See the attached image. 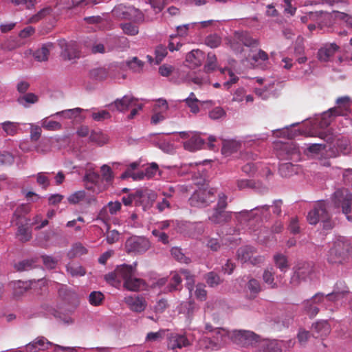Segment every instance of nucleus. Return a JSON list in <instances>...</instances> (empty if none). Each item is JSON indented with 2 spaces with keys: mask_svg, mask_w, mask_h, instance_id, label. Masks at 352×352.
Returning a JSON list of instances; mask_svg holds the SVG:
<instances>
[{
  "mask_svg": "<svg viewBox=\"0 0 352 352\" xmlns=\"http://www.w3.org/2000/svg\"><path fill=\"white\" fill-rule=\"evenodd\" d=\"M338 107L329 109L320 115L316 116L305 124V128L302 129H293L292 127L297 126L299 122L292 124L290 126H286L282 129L273 130L272 135L276 138H285L293 139L298 135H304L306 136H318L325 140L327 142L333 140L332 135H327L321 132L319 129H323L327 127L336 118H338L339 122H343L344 126H348L351 124L352 120L349 117V112L351 108L350 98L348 96L341 97L336 100Z\"/></svg>",
  "mask_w": 352,
  "mask_h": 352,
  "instance_id": "f257e3e1",
  "label": "nucleus"
},
{
  "mask_svg": "<svg viewBox=\"0 0 352 352\" xmlns=\"http://www.w3.org/2000/svg\"><path fill=\"white\" fill-rule=\"evenodd\" d=\"M332 202L333 208L329 201H318L314 209L307 214L308 222L311 225H316L321 221L324 230H330L333 227L334 223L331 220L329 212L331 211L336 212L339 208L342 209L347 220L352 222V215L349 214L351 212L352 204V194L349 190L345 188L337 190L333 194Z\"/></svg>",
  "mask_w": 352,
  "mask_h": 352,
  "instance_id": "f03ea898",
  "label": "nucleus"
},
{
  "mask_svg": "<svg viewBox=\"0 0 352 352\" xmlns=\"http://www.w3.org/2000/svg\"><path fill=\"white\" fill-rule=\"evenodd\" d=\"M206 333H211L212 337L204 336L198 342V346L205 350H218L232 342L236 344L242 345L243 338V330L228 331L223 328L213 329L212 327L206 324L205 326Z\"/></svg>",
  "mask_w": 352,
  "mask_h": 352,
  "instance_id": "7ed1b4c3",
  "label": "nucleus"
},
{
  "mask_svg": "<svg viewBox=\"0 0 352 352\" xmlns=\"http://www.w3.org/2000/svg\"><path fill=\"white\" fill-rule=\"evenodd\" d=\"M346 293H349L347 287L343 285V289L339 290L338 283H337L336 288L331 294L324 296L322 293H317L311 298L305 300L303 303L305 311L310 317H314L318 313V306L319 305L324 304L327 306V302L330 301L336 302L342 298Z\"/></svg>",
  "mask_w": 352,
  "mask_h": 352,
  "instance_id": "20e7f679",
  "label": "nucleus"
},
{
  "mask_svg": "<svg viewBox=\"0 0 352 352\" xmlns=\"http://www.w3.org/2000/svg\"><path fill=\"white\" fill-rule=\"evenodd\" d=\"M352 254V243L344 236H338L332 242L326 256L329 263L342 264Z\"/></svg>",
  "mask_w": 352,
  "mask_h": 352,
  "instance_id": "39448f33",
  "label": "nucleus"
},
{
  "mask_svg": "<svg viewBox=\"0 0 352 352\" xmlns=\"http://www.w3.org/2000/svg\"><path fill=\"white\" fill-rule=\"evenodd\" d=\"M92 164H87L83 181L85 188L95 194H99L107 189V186L100 182V175L95 171Z\"/></svg>",
  "mask_w": 352,
  "mask_h": 352,
  "instance_id": "423d86ee",
  "label": "nucleus"
},
{
  "mask_svg": "<svg viewBox=\"0 0 352 352\" xmlns=\"http://www.w3.org/2000/svg\"><path fill=\"white\" fill-rule=\"evenodd\" d=\"M275 149L277 157L280 160L298 161L300 159V149L294 142H276Z\"/></svg>",
  "mask_w": 352,
  "mask_h": 352,
  "instance_id": "0eeeda50",
  "label": "nucleus"
},
{
  "mask_svg": "<svg viewBox=\"0 0 352 352\" xmlns=\"http://www.w3.org/2000/svg\"><path fill=\"white\" fill-rule=\"evenodd\" d=\"M53 347L54 352H76L75 347H65L54 344L43 337H39L25 346L28 352H37Z\"/></svg>",
  "mask_w": 352,
  "mask_h": 352,
  "instance_id": "6e6552de",
  "label": "nucleus"
},
{
  "mask_svg": "<svg viewBox=\"0 0 352 352\" xmlns=\"http://www.w3.org/2000/svg\"><path fill=\"white\" fill-rule=\"evenodd\" d=\"M258 212H260L261 217L267 219L270 215V206L268 205H263L257 206L250 210L233 212L232 216H234L237 224L244 226L253 219L254 217L258 214Z\"/></svg>",
  "mask_w": 352,
  "mask_h": 352,
  "instance_id": "1a4fd4ad",
  "label": "nucleus"
},
{
  "mask_svg": "<svg viewBox=\"0 0 352 352\" xmlns=\"http://www.w3.org/2000/svg\"><path fill=\"white\" fill-rule=\"evenodd\" d=\"M216 190L212 188H199L189 199L190 206L205 207L215 199Z\"/></svg>",
  "mask_w": 352,
  "mask_h": 352,
  "instance_id": "9d476101",
  "label": "nucleus"
},
{
  "mask_svg": "<svg viewBox=\"0 0 352 352\" xmlns=\"http://www.w3.org/2000/svg\"><path fill=\"white\" fill-rule=\"evenodd\" d=\"M151 246L149 241L143 236H133L129 238L125 243V249L128 253L142 254Z\"/></svg>",
  "mask_w": 352,
  "mask_h": 352,
  "instance_id": "9b49d317",
  "label": "nucleus"
},
{
  "mask_svg": "<svg viewBox=\"0 0 352 352\" xmlns=\"http://www.w3.org/2000/svg\"><path fill=\"white\" fill-rule=\"evenodd\" d=\"M257 45L258 41L250 37L246 32L235 34L230 41V47L236 54L241 53L243 51V46L254 47Z\"/></svg>",
  "mask_w": 352,
  "mask_h": 352,
  "instance_id": "f8f14e48",
  "label": "nucleus"
},
{
  "mask_svg": "<svg viewBox=\"0 0 352 352\" xmlns=\"http://www.w3.org/2000/svg\"><path fill=\"white\" fill-rule=\"evenodd\" d=\"M113 14L124 19H133L135 21L144 20L143 14L133 7H126L119 5L112 10Z\"/></svg>",
  "mask_w": 352,
  "mask_h": 352,
  "instance_id": "ddd939ff",
  "label": "nucleus"
},
{
  "mask_svg": "<svg viewBox=\"0 0 352 352\" xmlns=\"http://www.w3.org/2000/svg\"><path fill=\"white\" fill-rule=\"evenodd\" d=\"M179 134L181 138L188 139L184 142V147L186 150L195 151L201 148L204 144V139L195 132L182 131Z\"/></svg>",
  "mask_w": 352,
  "mask_h": 352,
  "instance_id": "4468645a",
  "label": "nucleus"
},
{
  "mask_svg": "<svg viewBox=\"0 0 352 352\" xmlns=\"http://www.w3.org/2000/svg\"><path fill=\"white\" fill-rule=\"evenodd\" d=\"M312 272V267L307 263L298 264L294 267V272L291 277L290 283L293 286L298 285L302 280H305Z\"/></svg>",
  "mask_w": 352,
  "mask_h": 352,
  "instance_id": "2eb2a0df",
  "label": "nucleus"
},
{
  "mask_svg": "<svg viewBox=\"0 0 352 352\" xmlns=\"http://www.w3.org/2000/svg\"><path fill=\"white\" fill-rule=\"evenodd\" d=\"M255 253V248L252 246H245L240 248L237 251L238 259L241 263L250 262L252 265H256L262 263L264 258L261 256H253Z\"/></svg>",
  "mask_w": 352,
  "mask_h": 352,
  "instance_id": "dca6fc26",
  "label": "nucleus"
},
{
  "mask_svg": "<svg viewBox=\"0 0 352 352\" xmlns=\"http://www.w3.org/2000/svg\"><path fill=\"white\" fill-rule=\"evenodd\" d=\"M58 45L61 51V56L65 59L69 60H74L80 56L78 45L75 41L67 43L65 40H59Z\"/></svg>",
  "mask_w": 352,
  "mask_h": 352,
  "instance_id": "f3484780",
  "label": "nucleus"
},
{
  "mask_svg": "<svg viewBox=\"0 0 352 352\" xmlns=\"http://www.w3.org/2000/svg\"><path fill=\"white\" fill-rule=\"evenodd\" d=\"M351 151L349 140L346 138L338 139L333 146L329 145L327 157H336L340 154L346 155Z\"/></svg>",
  "mask_w": 352,
  "mask_h": 352,
  "instance_id": "a211bd4d",
  "label": "nucleus"
},
{
  "mask_svg": "<svg viewBox=\"0 0 352 352\" xmlns=\"http://www.w3.org/2000/svg\"><path fill=\"white\" fill-rule=\"evenodd\" d=\"M124 301L129 307L130 310L133 312H142L145 310L147 306L146 302L144 297L139 295H131L126 296Z\"/></svg>",
  "mask_w": 352,
  "mask_h": 352,
  "instance_id": "6ab92c4d",
  "label": "nucleus"
},
{
  "mask_svg": "<svg viewBox=\"0 0 352 352\" xmlns=\"http://www.w3.org/2000/svg\"><path fill=\"white\" fill-rule=\"evenodd\" d=\"M34 284H37L41 288L47 285V280L41 278L37 281L30 280L29 282L16 280L12 283V287L14 295L19 296L25 292L29 287H34Z\"/></svg>",
  "mask_w": 352,
  "mask_h": 352,
  "instance_id": "aec40b11",
  "label": "nucleus"
},
{
  "mask_svg": "<svg viewBox=\"0 0 352 352\" xmlns=\"http://www.w3.org/2000/svg\"><path fill=\"white\" fill-rule=\"evenodd\" d=\"M136 102H138V99L131 96L125 95L122 98L115 100V102L110 104L109 107L112 110L116 109L118 111L124 112L127 111L129 108L135 106Z\"/></svg>",
  "mask_w": 352,
  "mask_h": 352,
  "instance_id": "412c9836",
  "label": "nucleus"
},
{
  "mask_svg": "<svg viewBox=\"0 0 352 352\" xmlns=\"http://www.w3.org/2000/svg\"><path fill=\"white\" fill-rule=\"evenodd\" d=\"M168 106L166 100L158 99L153 108V115L151 117V122L157 124L164 120L166 118V113Z\"/></svg>",
  "mask_w": 352,
  "mask_h": 352,
  "instance_id": "4be33fe9",
  "label": "nucleus"
},
{
  "mask_svg": "<svg viewBox=\"0 0 352 352\" xmlns=\"http://www.w3.org/2000/svg\"><path fill=\"white\" fill-rule=\"evenodd\" d=\"M339 48V46L334 43L324 45L318 52V60L321 62L331 61Z\"/></svg>",
  "mask_w": 352,
  "mask_h": 352,
  "instance_id": "5701e85b",
  "label": "nucleus"
},
{
  "mask_svg": "<svg viewBox=\"0 0 352 352\" xmlns=\"http://www.w3.org/2000/svg\"><path fill=\"white\" fill-rule=\"evenodd\" d=\"M190 344V341L185 335H182L176 333L170 334L168 338V348L171 350L177 349H182L188 346Z\"/></svg>",
  "mask_w": 352,
  "mask_h": 352,
  "instance_id": "b1692460",
  "label": "nucleus"
},
{
  "mask_svg": "<svg viewBox=\"0 0 352 352\" xmlns=\"http://www.w3.org/2000/svg\"><path fill=\"white\" fill-rule=\"evenodd\" d=\"M67 201L70 204H78L82 201H85L87 204H92L96 202V199L94 196H87V193L85 190H78L67 197Z\"/></svg>",
  "mask_w": 352,
  "mask_h": 352,
  "instance_id": "393cba45",
  "label": "nucleus"
},
{
  "mask_svg": "<svg viewBox=\"0 0 352 352\" xmlns=\"http://www.w3.org/2000/svg\"><path fill=\"white\" fill-rule=\"evenodd\" d=\"M328 150L329 145L327 146L326 144H310L307 148L308 152L310 153L313 157H317L320 160H322L324 153L327 157ZM321 164L324 166H330V163L328 160H324V162H322Z\"/></svg>",
  "mask_w": 352,
  "mask_h": 352,
  "instance_id": "a878e982",
  "label": "nucleus"
},
{
  "mask_svg": "<svg viewBox=\"0 0 352 352\" xmlns=\"http://www.w3.org/2000/svg\"><path fill=\"white\" fill-rule=\"evenodd\" d=\"M135 263H133V265L123 264L117 266L116 273L118 276L119 283H120L122 280L125 283L126 280H129V279L133 276V275H135Z\"/></svg>",
  "mask_w": 352,
  "mask_h": 352,
  "instance_id": "bb28decb",
  "label": "nucleus"
},
{
  "mask_svg": "<svg viewBox=\"0 0 352 352\" xmlns=\"http://www.w3.org/2000/svg\"><path fill=\"white\" fill-rule=\"evenodd\" d=\"M232 212L225 211L221 209H214L212 214L209 216V220L215 224H221L230 221L232 218Z\"/></svg>",
  "mask_w": 352,
  "mask_h": 352,
  "instance_id": "cd10ccee",
  "label": "nucleus"
},
{
  "mask_svg": "<svg viewBox=\"0 0 352 352\" xmlns=\"http://www.w3.org/2000/svg\"><path fill=\"white\" fill-rule=\"evenodd\" d=\"M256 81L261 85L263 84V87L262 88H255L256 94L263 99H267L272 91V88L274 85V81L258 78Z\"/></svg>",
  "mask_w": 352,
  "mask_h": 352,
  "instance_id": "c85d7f7f",
  "label": "nucleus"
},
{
  "mask_svg": "<svg viewBox=\"0 0 352 352\" xmlns=\"http://www.w3.org/2000/svg\"><path fill=\"white\" fill-rule=\"evenodd\" d=\"M241 147V143L235 140H224L222 142L221 153L225 157L230 156Z\"/></svg>",
  "mask_w": 352,
  "mask_h": 352,
  "instance_id": "c756f323",
  "label": "nucleus"
},
{
  "mask_svg": "<svg viewBox=\"0 0 352 352\" xmlns=\"http://www.w3.org/2000/svg\"><path fill=\"white\" fill-rule=\"evenodd\" d=\"M232 61H229L230 67H226L224 68H220L219 70L221 73L225 76V78H226L227 76H228V80L226 81L223 86L226 89H229L230 86L234 83H236L238 80V77L236 76L235 73L232 70L233 65Z\"/></svg>",
  "mask_w": 352,
  "mask_h": 352,
  "instance_id": "7c9ffc66",
  "label": "nucleus"
},
{
  "mask_svg": "<svg viewBox=\"0 0 352 352\" xmlns=\"http://www.w3.org/2000/svg\"><path fill=\"white\" fill-rule=\"evenodd\" d=\"M54 45L52 43H47L33 53L34 58L39 62L45 61L48 59L50 52Z\"/></svg>",
  "mask_w": 352,
  "mask_h": 352,
  "instance_id": "2f4dec72",
  "label": "nucleus"
},
{
  "mask_svg": "<svg viewBox=\"0 0 352 352\" xmlns=\"http://www.w3.org/2000/svg\"><path fill=\"white\" fill-rule=\"evenodd\" d=\"M124 287L127 290L132 292H137L141 289H144L145 287V282L139 278L133 275L129 280L124 283Z\"/></svg>",
  "mask_w": 352,
  "mask_h": 352,
  "instance_id": "473e14b6",
  "label": "nucleus"
},
{
  "mask_svg": "<svg viewBox=\"0 0 352 352\" xmlns=\"http://www.w3.org/2000/svg\"><path fill=\"white\" fill-rule=\"evenodd\" d=\"M20 125L19 122L11 121H5L0 123L3 133L9 136H14L17 134L20 130Z\"/></svg>",
  "mask_w": 352,
  "mask_h": 352,
  "instance_id": "72a5a7b5",
  "label": "nucleus"
},
{
  "mask_svg": "<svg viewBox=\"0 0 352 352\" xmlns=\"http://www.w3.org/2000/svg\"><path fill=\"white\" fill-rule=\"evenodd\" d=\"M204 54L201 50H194L186 55V61L192 66L197 67L201 65L204 60Z\"/></svg>",
  "mask_w": 352,
  "mask_h": 352,
  "instance_id": "f704fd0d",
  "label": "nucleus"
},
{
  "mask_svg": "<svg viewBox=\"0 0 352 352\" xmlns=\"http://www.w3.org/2000/svg\"><path fill=\"white\" fill-rule=\"evenodd\" d=\"M274 262L276 267L283 273H285L289 268L288 258L287 256L283 254L277 253L274 254Z\"/></svg>",
  "mask_w": 352,
  "mask_h": 352,
  "instance_id": "c9c22d12",
  "label": "nucleus"
},
{
  "mask_svg": "<svg viewBox=\"0 0 352 352\" xmlns=\"http://www.w3.org/2000/svg\"><path fill=\"white\" fill-rule=\"evenodd\" d=\"M103 185L107 186V188L113 183L114 175L111 168L107 164H103L100 167Z\"/></svg>",
  "mask_w": 352,
  "mask_h": 352,
  "instance_id": "e433bc0d",
  "label": "nucleus"
},
{
  "mask_svg": "<svg viewBox=\"0 0 352 352\" xmlns=\"http://www.w3.org/2000/svg\"><path fill=\"white\" fill-rule=\"evenodd\" d=\"M313 329L318 337L326 336L330 332V325L326 320H320L313 324Z\"/></svg>",
  "mask_w": 352,
  "mask_h": 352,
  "instance_id": "4c0bfd02",
  "label": "nucleus"
},
{
  "mask_svg": "<svg viewBox=\"0 0 352 352\" xmlns=\"http://www.w3.org/2000/svg\"><path fill=\"white\" fill-rule=\"evenodd\" d=\"M298 170L297 166L290 162L283 163L279 166V173L284 177H289L298 173Z\"/></svg>",
  "mask_w": 352,
  "mask_h": 352,
  "instance_id": "58836bf2",
  "label": "nucleus"
},
{
  "mask_svg": "<svg viewBox=\"0 0 352 352\" xmlns=\"http://www.w3.org/2000/svg\"><path fill=\"white\" fill-rule=\"evenodd\" d=\"M85 111V109L76 107L56 112L51 116H61L64 118L73 119L78 117L82 112Z\"/></svg>",
  "mask_w": 352,
  "mask_h": 352,
  "instance_id": "ea45409f",
  "label": "nucleus"
},
{
  "mask_svg": "<svg viewBox=\"0 0 352 352\" xmlns=\"http://www.w3.org/2000/svg\"><path fill=\"white\" fill-rule=\"evenodd\" d=\"M38 100V96L32 93L25 94L19 96L18 102L25 108L30 107L32 104L36 103Z\"/></svg>",
  "mask_w": 352,
  "mask_h": 352,
  "instance_id": "a19ab883",
  "label": "nucleus"
},
{
  "mask_svg": "<svg viewBox=\"0 0 352 352\" xmlns=\"http://www.w3.org/2000/svg\"><path fill=\"white\" fill-rule=\"evenodd\" d=\"M283 342L278 340H265L262 343L263 352H282L281 344Z\"/></svg>",
  "mask_w": 352,
  "mask_h": 352,
  "instance_id": "79ce46f5",
  "label": "nucleus"
},
{
  "mask_svg": "<svg viewBox=\"0 0 352 352\" xmlns=\"http://www.w3.org/2000/svg\"><path fill=\"white\" fill-rule=\"evenodd\" d=\"M184 102L193 113H197L199 111V104H204L205 102L199 100L193 92L190 94L189 96L184 100Z\"/></svg>",
  "mask_w": 352,
  "mask_h": 352,
  "instance_id": "37998d69",
  "label": "nucleus"
},
{
  "mask_svg": "<svg viewBox=\"0 0 352 352\" xmlns=\"http://www.w3.org/2000/svg\"><path fill=\"white\" fill-rule=\"evenodd\" d=\"M263 281L270 287L276 288L278 284L274 279V272L272 267L266 269L263 274Z\"/></svg>",
  "mask_w": 352,
  "mask_h": 352,
  "instance_id": "c03bdc74",
  "label": "nucleus"
},
{
  "mask_svg": "<svg viewBox=\"0 0 352 352\" xmlns=\"http://www.w3.org/2000/svg\"><path fill=\"white\" fill-rule=\"evenodd\" d=\"M89 140L99 146H102L108 142L109 138L101 131H92L89 135Z\"/></svg>",
  "mask_w": 352,
  "mask_h": 352,
  "instance_id": "a18cd8bd",
  "label": "nucleus"
},
{
  "mask_svg": "<svg viewBox=\"0 0 352 352\" xmlns=\"http://www.w3.org/2000/svg\"><path fill=\"white\" fill-rule=\"evenodd\" d=\"M126 65L133 72L140 73L143 70L144 63L137 57H133L126 61Z\"/></svg>",
  "mask_w": 352,
  "mask_h": 352,
  "instance_id": "49530a36",
  "label": "nucleus"
},
{
  "mask_svg": "<svg viewBox=\"0 0 352 352\" xmlns=\"http://www.w3.org/2000/svg\"><path fill=\"white\" fill-rule=\"evenodd\" d=\"M67 271L72 276H82L86 273L85 269L78 263L68 264Z\"/></svg>",
  "mask_w": 352,
  "mask_h": 352,
  "instance_id": "de8ad7c7",
  "label": "nucleus"
},
{
  "mask_svg": "<svg viewBox=\"0 0 352 352\" xmlns=\"http://www.w3.org/2000/svg\"><path fill=\"white\" fill-rule=\"evenodd\" d=\"M41 124L43 128L48 131H58L62 127L60 123L54 120H49L47 118L43 119L41 121Z\"/></svg>",
  "mask_w": 352,
  "mask_h": 352,
  "instance_id": "09e8293b",
  "label": "nucleus"
},
{
  "mask_svg": "<svg viewBox=\"0 0 352 352\" xmlns=\"http://www.w3.org/2000/svg\"><path fill=\"white\" fill-rule=\"evenodd\" d=\"M65 311H67V314L60 312V313H58L57 315H55V316L56 318H58L65 324L69 325V324H73L74 322V320L71 316L74 312V308L72 307Z\"/></svg>",
  "mask_w": 352,
  "mask_h": 352,
  "instance_id": "8fccbe9b",
  "label": "nucleus"
},
{
  "mask_svg": "<svg viewBox=\"0 0 352 352\" xmlns=\"http://www.w3.org/2000/svg\"><path fill=\"white\" fill-rule=\"evenodd\" d=\"M104 298V294L100 292L94 291L89 295V302L93 306H99Z\"/></svg>",
  "mask_w": 352,
  "mask_h": 352,
  "instance_id": "3c124183",
  "label": "nucleus"
},
{
  "mask_svg": "<svg viewBox=\"0 0 352 352\" xmlns=\"http://www.w3.org/2000/svg\"><path fill=\"white\" fill-rule=\"evenodd\" d=\"M179 272L186 280V287L189 291L190 296H191L195 283L194 276L187 270H181Z\"/></svg>",
  "mask_w": 352,
  "mask_h": 352,
  "instance_id": "603ef678",
  "label": "nucleus"
},
{
  "mask_svg": "<svg viewBox=\"0 0 352 352\" xmlns=\"http://www.w3.org/2000/svg\"><path fill=\"white\" fill-rule=\"evenodd\" d=\"M87 252V248L82 243H76L72 246L68 254L71 257H75L85 254Z\"/></svg>",
  "mask_w": 352,
  "mask_h": 352,
  "instance_id": "864d4df0",
  "label": "nucleus"
},
{
  "mask_svg": "<svg viewBox=\"0 0 352 352\" xmlns=\"http://www.w3.org/2000/svg\"><path fill=\"white\" fill-rule=\"evenodd\" d=\"M89 76L92 79L102 80L107 78V72L104 68H94L90 71Z\"/></svg>",
  "mask_w": 352,
  "mask_h": 352,
  "instance_id": "5fc2aeb1",
  "label": "nucleus"
},
{
  "mask_svg": "<svg viewBox=\"0 0 352 352\" xmlns=\"http://www.w3.org/2000/svg\"><path fill=\"white\" fill-rule=\"evenodd\" d=\"M168 54L167 49L163 45H158L155 50V64H160Z\"/></svg>",
  "mask_w": 352,
  "mask_h": 352,
  "instance_id": "6e6d98bb",
  "label": "nucleus"
},
{
  "mask_svg": "<svg viewBox=\"0 0 352 352\" xmlns=\"http://www.w3.org/2000/svg\"><path fill=\"white\" fill-rule=\"evenodd\" d=\"M261 168V164L248 162L243 166L242 171L247 175H253Z\"/></svg>",
  "mask_w": 352,
  "mask_h": 352,
  "instance_id": "4d7b16f0",
  "label": "nucleus"
},
{
  "mask_svg": "<svg viewBox=\"0 0 352 352\" xmlns=\"http://www.w3.org/2000/svg\"><path fill=\"white\" fill-rule=\"evenodd\" d=\"M217 68V57L213 53H208L207 62L204 66L205 71L208 73L212 72Z\"/></svg>",
  "mask_w": 352,
  "mask_h": 352,
  "instance_id": "13d9d810",
  "label": "nucleus"
},
{
  "mask_svg": "<svg viewBox=\"0 0 352 352\" xmlns=\"http://www.w3.org/2000/svg\"><path fill=\"white\" fill-rule=\"evenodd\" d=\"M242 345L254 344L258 340V337L252 331H244Z\"/></svg>",
  "mask_w": 352,
  "mask_h": 352,
  "instance_id": "bf43d9fd",
  "label": "nucleus"
},
{
  "mask_svg": "<svg viewBox=\"0 0 352 352\" xmlns=\"http://www.w3.org/2000/svg\"><path fill=\"white\" fill-rule=\"evenodd\" d=\"M221 38L217 34H211L206 38L205 43L211 48H215L221 44Z\"/></svg>",
  "mask_w": 352,
  "mask_h": 352,
  "instance_id": "052dcab7",
  "label": "nucleus"
},
{
  "mask_svg": "<svg viewBox=\"0 0 352 352\" xmlns=\"http://www.w3.org/2000/svg\"><path fill=\"white\" fill-rule=\"evenodd\" d=\"M14 162V156L8 151H0V166L10 165Z\"/></svg>",
  "mask_w": 352,
  "mask_h": 352,
  "instance_id": "680f3d73",
  "label": "nucleus"
},
{
  "mask_svg": "<svg viewBox=\"0 0 352 352\" xmlns=\"http://www.w3.org/2000/svg\"><path fill=\"white\" fill-rule=\"evenodd\" d=\"M310 338V333L308 331L300 328L297 334V339L299 344L302 346H305Z\"/></svg>",
  "mask_w": 352,
  "mask_h": 352,
  "instance_id": "e2e57ef3",
  "label": "nucleus"
},
{
  "mask_svg": "<svg viewBox=\"0 0 352 352\" xmlns=\"http://www.w3.org/2000/svg\"><path fill=\"white\" fill-rule=\"evenodd\" d=\"M50 8H45L43 9H41L39 12H38L36 14L32 16L29 19V23H36L47 15H48L50 12Z\"/></svg>",
  "mask_w": 352,
  "mask_h": 352,
  "instance_id": "0e129e2a",
  "label": "nucleus"
},
{
  "mask_svg": "<svg viewBox=\"0 0 352 352\" xmlns=\"http://www.w3.org/2000/svg\"><path fill=\"white\" fill-rule=\"evenodd\" d=\"M226 112L221 107H217L209 111V117L212 120H218L225 117Z\"/></svg>",
  "mask_w": 352,
  "mask_h": 352,
  "instance_id": "69168bd1",
  "label": "nucleus"
},
{
  "mask_svg": "<svg viewBox=\"0 0 352 352\" xmlns=\"http://www.w3.org/2000/svg\"><path fill=\"white\" fill-rule=\"evenodd\" d=\"M17 236L21 241H27L30 239V231L27 227L19 226Z\"/></svg>",
  "mask_w": 352,
  "mask_h": 352,
  "instance_id": "338daca9",
  "label": "nucleus"
},
{
  "mask_svg": "<svg viewBox=\"0 0 352 352\" xmlns=\"http://www.w3.org/2000/svg\"><path fill=\"white\" fill-rule=\"evenodd\" d=\"M248 289L250 293L255 296L261 291L259 282L254 278L250 279L248 283Z\"/></svg>",
  "mask_w": 352,
  "mask_h": 352,
  "instance_id": "774afa93",
  "label": "nucleus"
}]
</instances>
